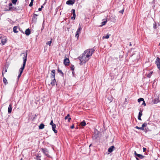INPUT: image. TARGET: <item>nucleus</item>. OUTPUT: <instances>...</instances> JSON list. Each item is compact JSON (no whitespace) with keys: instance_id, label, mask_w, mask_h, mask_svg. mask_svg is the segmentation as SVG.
I'll list each match as a JSON object with an SVG mask.
<instances>
[{"instance_id":"1","label":"nucleus","mask_w":160,"mask_h":160,"mask_svg":"<svg viewBox=\"0 0 160 160\" xmlns=\"http://www.w3.org/2000/svg\"><path fill=\"white\" fill-rule=\"evenodd\" d=\"M88 56V55H85L84 53L83 54L82 56L80 58V64L82 65L83 63H85L89 59Z\"/></svg>"},{"instance_id":"2","label":"nucleus","mask_w":160,"mask_h":160,"mask_svg":"<svg viewBox=\"0 0 160 160\" xmlns=\"http://www.w3.org/2000/svg\"><path fill=\"white\" fill-rule=\"evenodd\" d=\"M94 50L93 49H88L86 50L83 53H84L85 55H88V57L89 58L90 56H91Z\"/></svg>"},{"instance_id":"3","label":"nucleus","mask_w":160,"mask_h":160,"mask_svg":"<svg viewBox=\"0 0 160 160\" xmlns=\"http://www.w3.org/2000/svg\"><path fill=\"white\" fill-rule=\"evenodd\" d=\"M22 54H23V64L22 66L21 67H22L23 68H25L26 62L27 60V51H26V53H22Z\"/></svg>"},{"instance_id":"4","label":"nucleus","mask_w":160,"mask_h":160,"mask_svg":"<svg viewBox=\"0 0 160 160\" xmlns=\"http://www.w3.org/2000/svg\"><path fill=\"white\" fill-rule=\"evenodd\" d=\"M82 29V27L80 24L79 25V27L77 29L75 34V37L78 39L79 37V34L80 33Z\"/></svg>"},{"instance_id":"5","label":"nucleus","mask_w":160,"mask_h":160,"mask_svg":"<svg viewBox=\"0 0 160 160\" xmlns=\"http://www.w3.org/2000/svg\"><path fill=\"white\" fill-rule=\"evenodd\" d=\"M156 62L158 68L160 70V59L158 57L156 60Z\"/></svg>"},{"instance_id":"6","label":"nucleus","mask_w":160,"mask_h":160,"mask_svg":"<svg viewBox=\"0 0 160 160\" xmlns=\"http://www.w3.org/2000/svg\"><path fill=\"white\" fill-rule=\"evenodd\" d=\"M42 151L48 157H49V155L48 154V151L46 149L42 148Z\"/></svg>"},{"instance_id":"7","label":"nucleus","mask_w":160,"mask_h":160,"mask_svg":"<svg viewBox=\"0 0 160 160\" xmlns=\"http://www.w3.org/2000/svg\"><path fill=\"white\" fill-rule=\"evenodd\" d=\"M7 42V38L6 37H3L1 39V44L2 45H4Z\"/></svg>"},{"instance_id":"8","label":"nucleus","mask_w":160,"mask_h":160,"mask_svg":"<svg viewBox=\"0 0 160 160\" xmlns=\"http://www.w3.org/2000/svg\"><path fill=\"white\" fill-rule=\"evenodd\" d=\"M12 3H10L9 4V10H18L16 8H15L14 7H12Z\"/></svg>"},{"instance_id":"9","label":"nucleus","mask_w":160,"mask_h":160,"mask_svg":"<svg viewBox=\"0 0 160 160\" xmlns=\"http://www.w3.org/2000/svg\"><path fill=\"white\" fill-rule=\"evenodd\" d=\"M69 60L68 58L65 59L63 62L64 64L65 65V66H67L69 65Z\"/></svg>"},{"instance_id":"10","label":"nucleus","mask_w":160,"mask_h":160,"mask_svg":"<svg viewBox=\"0 0 160 160\" xmlns=\"http://www.w3.org/2000/svg\"><path fill=\"white\" fill-rule=\"evenodd\" d=\"M75 0H68L66 2V4L68 5H72L74 3Z\"/></svg>"},{"instance_id":"11","label":"nucleus","mask_w":160,"mask_h":160,"mask_svg":"<svg viewBox=\"0 0 160 160\" xmlns=\"http://www.w3.org/2000/svg\"><path fill=\"white\" fill-rule=\"evenodd\" d=\"M24 68H23L22 67H21V68L19 70V74L18 76V79H19V78L21 77V76L23 72V71Z\"/></svg>"},{"instance_id":"12","label":"nucleus","mask_w":160,"mask_h":160,"mask_svg":"<svg viewBox=\"0 0 160 160\" xmlns=\"http://www.w3.org/2000/svg\"><path fill=\"white\" fill-rule=\"evenodd\" d=\"M114 147L112 146L108 149V151L110 153L112 152L114 150Z\"/></svg>"},{"instance_id":"13","label":"nucleus","mask_w":160,"mask_h":160,"mask_svg":"<svg viewBox=\"0 0 160 160\" xmlns=\"http://www.w3.org/2000/svg\"><path fill=\"white\" fill-rule=\"evenodd\" d=\"M52 81L51 82V84L52 86H53L55 85V84L56 83V80L55 79V78H54V79L52 78H51Z\"/></svg>"},{"instance_id":"14","label":"nucleus","mask_w":160,"mask_h":160,"mask_svg":"<svg viewBox=\"0 0 160 160\" xmlns=\"http://www.w3.org/2000/svg\"><path fill=\"white\" fill-rule=\"evenodd\" d=\"M52 130L55 133H57V131L56 130L55 128H56V125L55 124L52 125Z\"/></svg>"},{"instance_id":"15","label":"nucleus","mask_w":160,"mask_h":160,"mask_svg":"<svg viewBox=\"0 0 160 160\" xmlns=\"http://www.w3.org/2000/svg\"><path fill=\"white\" fill-rule=\"evenodd\" d=\"M25 34L28 36L30 34V29L28 28L25 31Z\"/></svg>"},{"instance_id":"16","label":"nucleus","mask_w":160,"mask_h":160,"mask_svg":"<svg viewBox=\"0 0 160 160\" xmlns=\"http://www.w3.org/2000/svg\"><path fill=\"white\" fill-rule=\"evenodd\" d=\"M55 70H52V74L51 76V78H52L54 79V78H55Z\"/></svg>"},{"instance_id":"17","label":"nucleus","mask_w":160,"mask_h":160,"mask_svg":"<svg viewBox=\"0 0 160 160\" xmlns=\"http://www.w3.org/2000/svg\"><path fill=\"white\" fill-rule=\"evenodd\" d=\"M70 115L69 114H68L67 115V116L65 117V119L66 120L67 119H68V122H69L71 120V118L69 117Z\"/></svg>"},{"instance_id":"18","label":"nucleus","mask_w":160,"mask_h":160,"mask_svg":"<svg viewBox=\"0 0 160 160\" xmlns=\"http://www.w3.org/2000/svg\"><path fill=\"white\" fill-rule=\"evenodd\" d=\"M12 110V105L11 104H10L9 106L8 109V113H10L11 112Z\"/></svg>"},{"instance_id":"19","label":"nucleus","mask_w":160,"mask_h":160,"mask_svg":"<svg viewBox=\"0 0 160 160\" xmlns=\"http://www.w3.org/2000/svg\"><path fill=\"white\" fill-rule=\"evenodd\" d=\"M107 22V20L106 19L104 21L102 22L101 23L102 24L100 26V27H102L103 25H104L106 24Z\"/></svg>"},{"instance_id":"20","label":"nucleus","mask_w":160,"mask_h":160,"mask_svg":"<svg viewBox=\"0 0 160 160\" xmlns=\"http://www.w3.org/2000/svg\"><path fill=\"white\" fill-rule=\"evenodd\" d=\"M44 125L42 123L41 124L39 127V129H42L44 128Z\"/></svg>"},{"instance_id":"21","label":"nucleus","mask_w":160,"mask_h":160,"mask_svg":"<svg viewBox=\"0 0 160 160\" xmlns=\"http://www.w3.org/2000/svg\"><path fill=\"white\" fill-rule=\"evenodd\" d=\"M80 124L82 126H85L86 125L85 121L83 120L82 122H81Z\"/></svg>"},{"instance_id":"22","label":"nucleus","mask_w":160,"mask_h":160,"mask_svg":"<svg viewBox=\"0 0 160 160\" xmlns=\"http://www.w3.org/2000/svg\"><path fill=\"white\" fill-rule=\"evenodd\" d=\"M17 28H18L16 26H15L13 27V31L15 33H17L18 32V31L17 30Z\"/></svg>"},{"instance_id":"23","label":"nucleus","mask_w":160,"mask_h":160,"mask_svg":"<svg viewBox=\"0 0 160 160\" xmlns=\"http://www.w3.org/2000/svg\"><path fill=\"white\" fill-rule=\"evenodd\" d=\"M3 82L5 85H6L8 83L7 81L6 78L4 77L3 79Z\"/></svg>"},{"instance_id":"24","label":"nucleus","mask_w":160,"mask_h":160,"mask_svg":"<svg viewBox=\"0 0 160 160\" xmlns=\"http://www.w3.org/2000/svg\"><path fill=\"white\" fill-rule=\"evenodd\" d=\"M110 35L107 34L106 36H103V38L108 39L109 38Z\"/></svg>"},{"instance_id":"25","label":"nucleus","mask_w":160,"mask_h":160,"mask_svg":"<svg viewBox=\"0 0 160 160\" xmlns=\"http://www.w3.org/2000/svg\"><path fill=\"white\" fill-rule=\"evenodd\" d=\"M137 156L138 157H139V158H141V159L143 158V156L142 155H141L140 154H138L137 155Z\"/></svg>"},{"instance_id":"26","label":"nucleus","mask_w":160,"mask_h":160,"mask_svg":"<svg viewBox=\"0 0 160 160\" xmlns=\"http://www.w3.org/2000/svg\"><path fill=\"white\" fill-rule=\"evenodd\" d=\"M52 39H51V41H50L46 43V44L47 45H49L50 46L51 45V43L52 42Z\"/></svg>"},{"instance_id":"27","label":"nucleus","mask_w":160,"mask_h":160,"mask_svg":"<svg viewBox=\"0 0 160 160\" xmlns=\"http://www.w3.org/2000/svg\"><path fill=\"white\" fill-rule=\"evenodd\" d=\"M7 68H5V70L3 71L2 72V75L3 76L4 74L5 73L7 72Z\"/></svg>"},{"instance_id":"28","label":"nucleus","mask_w":160,"mask_h":160,"mask_svg":"<svg viewBox=\"0 0 160 160\" xmlns=\"http://www.w3.org/2000/svg\"><path fill=\"white\" fill-rule=\"evenodd\" d=\"M159 102V100L158 99H155L154 101V103H157Z\"/></svg>"},{"instance_id":"29","label":"nucleus","mask_w":160,"mask_h":160,"mask_svg":"<svg viewBox=\"0 0 160 160\" xmlns=\"http://www.w3.org/2000/svg\"><path fill=\"white\" fill-rule=\"evenodd\" d=\"M108 99L109 102H111L112 100V97L108 98Z\"/></svg>"},{"instance_id":"30","label":"nucleus","mask_w":160,"mask_h":160,"mask_svg":"<svg viewBox=\"0 0 160 160\" xmlns=\"http://www.w3.org/2000/svg\"><path fill=\"white\" fill-rule=\"evenodd\" d=\"M144 100L143 98H140L138 99V102H140L141 101H143Z\"/></svg>"},{"instance_id":"31","label":"nucleus","mask_w":160,"mask_h":160,"mask_svg":"<svg viewBox=\"0 0 160 160\" xmlns=\"http://www.w3.org/2000/svg\"><path fill=\"white\" fill-rule=\"evenodd\" d=\"M72 14L73 15H76L75 9H72Z\"/></svg>"},{"instance_id":"32","label":"nucleus","mask_w":160,"mask_h":160,"mask_svg":"<svg viewBox=\"0 0 160 160\" xmlns=\"http://www.w3.org/2000/svg\"><path fill=\"white\" fill-rule=\"evenodd\" d=\"M142 115V111L140 110L138 116L141 117Z\"/></svg>"},{"instance_id":"33","label":"nucleus","mask_w":160,"mask_h":160,"mask_svg":"<svg viewBox=\"0 0 160 160\" xmlns=\"http://www.w3.org/2000/svg\"><path fill=\"white\" fill-rule=\"evenodd\" d=\"M18 0H12V2L14 4H15Z\"/></svg>"},{"instance_id":"34","label":"nucleus","mask_w":160,"mask_h":160,"mask_svg":"<svg viewBox=\"0 0 160 160\" xmlns=\"http://www.w3.org/2000/svg\"><path fill=\"white\" fill-rule=\"evenodd\" d=\"M40 157L41 156H39L38 155L36 156V160H41L40 159Z\"/></svg>"},{"instance_id":"35","label":"nucleus","mask_w":160,"mask_h":160,"mask_svg":"<svg viewBox=\"0 0 160 160\" xmlns=\"http://www.w3.org/2000/svg\"><path fill=\"white\" fill-rule=\"evenodd\" d=\"M71 70H72L73 71L72 73H73V72H74V66H72L71 67H70Z\"/></svg>"},{"instance_id":"36","label":"nucleus","mask_w":160,"mask_h":160,"mask_svg":"<svg viewBox=\"0 0 160 160\" xmlns=\"http://www.w3.org/2000/svg\"><path fill=\"white\" fill-rule=\"evenodd\" d=\"M146 126L144 124H143L142 125V127H141V128H142V130H144V128L145 127H146Z\"/></svg>"},{"instance_id":"37","label":"nucleus","mask_w":160,"mask_h":160,"mask_svg":"<svg viewBox=\"0 0 160 160\" xmlns=\"http://www.w3.org/2000/svg\"><path fill=\"white\" fill-rule=\"evenodd\" d=\"M135 128H137L138 129H140L142 130V128H141V127H139L138 126H136L135 127Z\"/></svg>"},{"instance_id":"38","label":"nucleus","mask_w":160,"mask_h":160,"mask_svg":"<svg viewBox=\"0 0 160 160\" xmlns=\"http://www.w3.org/2000/svg\"><path fill=\"white\" fill-rule=\"evenodd\" d=\"M76 17V15H73V16L71 17V19H73L74 20L75 19Z\"/></svg>"},{"instance_id":"39","label":"nucleus","mask_w":160,"mask_h":160,"mask_svg":"<svg viewBox=\"0 0 160 160\" xmlns=\"http://www.w3.org/2000/svg\"><path fill=\"white\" fill-rule=\"evenodd\" d=\"M142 102H142V105H144V106H145L146 105V103H145V101L144 100Z\"/></svg>"},{"instance_id":"40","label":"nucleus","mask_w":160,"mask_h":160,"mask_svg":"<svg viewBox=\"0 0 160 160\" xmlns=\"http://www.w3.org/2000/svg\"><path fill=\"white\" fill-rule=\"evenodd\" d=\"M33 2H30V4H29V6L30 7H31V6H32V5H33Z\"/></svg>"},{"instance_id":"41","label":"nucleus","mask_w":160,"mask_h":160,"mask_svg":"<svg viewBox=\"0 0 160 160\" xmlns=\"http://www.w3.org/2000/svg\"><path fill=\"white\" fill-rule=\"evenodd\" d=\"M53 124H54L53 122V121L52 120L50 123V125H51L52 126V125H53Z\"/></svg>"},{"instance_id":"42","label":"nucleus","mask_w":160,"mask_h":160,"mask_svg":"<svg viewBox=\"0 0 160 160\" xmlns=\"http://www.w3.org/2000/svg\"><path fill=\"white\" fill-rule=\"evenodd\" d=\"M136 56V55L135 54H134L132 56V57L133 58L134 57H135Z\"/></svg>"},{"instance_id":"43","label":"nucleus","mask_w":160,"mask_h":160,"mask_svg":"<svg viewBox=\"0 0 160 160\" xmlns=\"http://www.w3.org/2000/svg\"><path fill=\"white\" fill-rule=\"evenodd\" d=\"M37 16H38L37 15L35 14H34V15H33V17L34 18H36Z\"/></svg>"},{"instance_id":"44","label":"nucleus","mask_w":160,"mask_h":160,"mask_svg":"<svg viewBox=\"0 0 160 160\" xmlns=\"http://www.w3.org/2000/svg\"><path fill=\"white\" fill-rule=\"evenodd\" d=\"M153 28L155 29L156 28V23H155L153 25Z\"/></svg>"},{"instance_id":"45","label":"nucleus","mask_w":160,"mask_h":160,"mask_svg":"<svg viewBox=\"0 0 160 160\" xmlns=\"http://www.w3.org/2000/svg\"><path fill=\"white\" fill-rule=\"evenodd\" d=\"M143 152H144L146 151V148H143Z\"/></svg>"},{"instance_id":"46","label":"nucleus","mask_w":160,"mask_h":160,"mask_svg":"<svg viewBox=\"0 0 160 160\" xmlns=\"http://www.w3.org/2000/svg\"><path fill=\"white\" fill-rule=\"evenodd\" d=\"M141 117L138 116V119H139L140 120H141Z\"/></svg>"},{"instance_id":"47","label":"nucleus","mask_w":160,"mask_h":160,"mask_svg":"<svg viewBox=\"0 0 160 160\" xmlns=\"http://www.w3.org/2000/svg\"><path fill=\"white\" fill-rule=\"evenodd\" d=\"M58 71L59 72H60L61 73L63 74V72L61 70H58Z\"/></svg>"},{"instance_id":"48","label":"nucleus","mask_w":160,"mask_h":160,"mask_svg":"<svg viewBox=\"0 0 160 160\" xmlns=\"http://www.w3.org/2000/svg\"><path fill=\"white\" fill-rule=\"evenodd\" d=\"M143 124H144L146 126H147L148 123L147 122H145Z\"/></svg>"},{"instance_id":"49","label":"nucleus","mask_w":160,"mask_h":160,"mask_svg":"<svg viewBox=\"0 0 160 160\" xmlns=\"http://www.w3.org/2000/svg\"><path fill=\"white\" fill-rule=\"evenodd\" d=\"M74 125H72L71 126V128H72V129H73L74 128Z\"/></svg>"},{"instance_id":"50","label":"nucleus","mask_w":160,"mask_h":160,"mask_svg":"<svg viewBox=\"0 0 160 160\" xmlns=\"http://www.w3.org/2000/svg\"><path fill=\"white\" fill-rule=\"evenodd\" d=\"M152 73L151 72L149 74H148V76L149 77L151 76Z\"/></svg>"},{"instance_id":"51","label":"nucleus","mask_w":160,"mask_h":160,"mask_svg":"<svg viewBox=\"0 0 160 160\" xmlns=\"http://www.w3.org/2000/svg\"><path fill=\"white\" fill-rule=\"evenodd\" d=\"M120 12L121 13H123V10H121V11H120Z\"/></svg>"},{"instance_id":"52","label":"nucleus","mask_w":160,"mask_h":160,"mask_svg":"<svg viewBox=\"0 0 160 160\" xmlns=\"http://www.w3.org/2000/svg\"><path fill=\"white\" fill-rule=\"evenodd\" d=\"M41 10H42V8H38V11H41Z\"/></svg>"},{"instance_id":"53","label":"nucleus","mask_w":160,"mask_h":160,"mask_svg":"<svg viewBox=\"0 0 160 160\" xmlns=\"http://www.w3.org/2000/svg\"><path fill=\"white\" fill-rule=\"evenodd\" d=\"M134 154L137 156V155L138 154L137 153L136 151H134Z\"/></svg>"},{"instance_id":"54","label":"nucleus","mask_w":160,"mask_h":160,"mask_svg":"<svg viewBox=\"0 0 160 160\" xmlns=\"http://www.w3.org/2000/svg\"><path fill=\"white\" fill-rule=\"evenodd\" d=\"M136 159L137 160H139V159L137 157L136 158Z\"/></svg>"},{"instance_id":"55","label":"nucleus","mask_w":160,"mask_h":160,"mask_svg":"<svg viewBox=\"0 0 160 160\" xmlns=\"http://www.w3.org/2000/svg\"><path fill=\"white\" fill-rule=\"evenodd\" d=\"M33 1H34V0H31V2H33Z\"/></svg>"},{"instance_id":"56","label":"nucleus","mask_w":160,"mask_h":160,"mask_svg":"<svg viewBox=\"0 0 160 160\" xmlns=\"http://www.w3.org/2000/svg\"><path fill=\"white\" fill-rule=\"evenodd\" d=\"M130 46H131V42L130 43Z\"/></svg>"},{"instance_id":"57","label":"nucleus","mask_w":160,"mask_h":160,"mask_svg":"<svg viewBox=\"0 0 160 160\" xmlns=\"http://www.w3.org/2000/svg\"><path fill=\"white\" fill-rule=\"evenodd\" d=\"M42 7H43V6H41V8H42Z\"/></svg>"},{"instance_id":"58","label":"nucleus","mask_w":160,"mask_h":160,"mask_svg":"<svg viewBox=\"0 0 160 160\" xmlns=\"http://www.w3.org/2000/svg\"><path fill=\"white\" fill-rule=\"evenodd\" d=\"M2 37H0V39Z\"/></svg>"},{"instance_id":"59","label":"nucleus","mask_w":160,"mask_h":160,"mask_svg":"<svg viewBox=\"0 0 160 160\" xmlns=\"http://www.w3.org/2000/svg\"><path fill=\"white\" fill-rule=\"evenodd\" d=\"M91 145V144H90L89 146V147H90Z\"/></svg>"},{"instance_id":"60","label":"nucleus","mask_w":160,"mask_h":160,"mask_svg":"<svg viewBox=\"0 0 160 160\" xmlns=\"http://www.w3.org/2000/svg\"><path fill=\"white\" fill-rule=\"evenodd\" d=\"M21 160H22V159H21Z\"/></svg>"}]
</instances>
